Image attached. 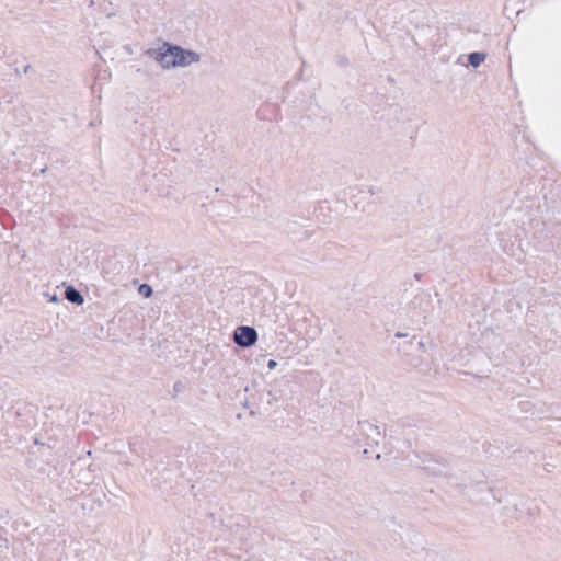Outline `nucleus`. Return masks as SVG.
I'll return each mask as SVG.
<instances>
[{"label":"nucleus","instance_id":"5","mask_svg":"<svg viewBox=\"0 0 561 561\" xmlns=\"http://www.w3.org/2000/svg\"><path fill=\"white\" fill-rule=\"evenodd\" d=\"M174 61L175 67H187L192 64L198 62L201 57L193 50H186L178 45H174Z\"/></svg>","mask_w":561,"mask_h":561},{"label":"nucleus","instance_id":"15","mask_svg":"<svg viewBox=\"0 0 561 561\" xmlns=\"http://www.w3.org/2000/svg\"><path fill=\"white\" fill-rule=\"evenodd\" d=\"M51 300H53V301H57V300H58L57 296H56V295H54V296L51 297Z\"/></svg>","mask_w":561,"mask_h":561},{"label":"nucleus","instance_id":"17","mask_svg":"<svg viewBox=\"0 0 561 561\" xmlns=\"http://www.w3.org/2000/svg\"><path fill=\"white\" fill-rule=\"evenodd\" d=\"M396 336L401 337V336H404V335L398 332V333L396 334Z\"/></svg>","mask_w":561,"mask_h":561},{"label":"nucleus","instance_id":"12","mask_svg":"<svg viewBox=\"0 0 561 561\" xmlns=\"http://www.w3.org/2000/svg\"><path fill=\"white\" fill-rule=\"evenodd\" d=\"M182 389H183V383L180 380L174 382V385H173V392H174V394L181 392Z\"/></svg>","mask_w":561,"mask_h":561},{"label":"nucleus","instance_id":"6","mask_svg":"<svg viewBox=\"0 0 561 561\" xmlns=\"http://www.w3.org/2000/svg\"><path fill=\"white\" fill-rule=\"evenodd\" d=\"M358 428L360 434L365 435L373 444H379L382 434L377 425H374L368 421H358Z\"/></svg>","mask_w":561,"mask_h":561},{"label":"nucleus","instance_id":"4","mask_svg":"<svg viewBox=\"0 0 561 561\" xmlns=\"http://www.w3.org/2000/svg\"><path fill=\"white\" fill-rule=\"evenodd\" d=\"M284 232L290 238L294 244L308 240L313 231L301 227L297 221L288 220L284 225Z\"/></svg>","mask_w":561,"mask_h":561},{"label":"nucleus","instance_id":"7","mask_svg":"<svg viewBox=\"0 0 561 561\" xmlns=\"http://www.w3.org/2000/svg\"><path fill=\"white\" fill-rule=\"evenodd\" d=\"M410 305L414 310H419V316H422L425 319L431 305L430 295L425 293L417 294L413 297Z\"/></svg>","mask_w":561,"mask_h":561},{"label":"nucleus","instance_id":"2","mask_svg":"<svg viewBox=\"0 0 561 561\" xmlns=\"http://www.w3.org/2000/svg\"><path fill=\"white\" fill-rule=\"evenodd\" d=\"M419 458L423 463V470L435 477L444 474L449 465L448 459L440 454L422 453Z\"/></svg>","mask_w":561,"mask_h":561},{"label":"nucleus","instance_id":"13","mask_svg":"<svg viewBox=\"0 0 561 561\" xmlns=\"http://www.w3.org/2000/svg\"><path fill=\"white\" fill-rule=\"evenodd\" d=\"M276 366H277V362H276L275 359H270V360L267 362V368H268V369H271V370H272V369H275V368H276Z\"/></svg>","mask_w":561,"mask_h":561},{"label":"nucleus","instance_id":"16","mask_svg":"<svg viewBox=\"0 0 561 561\" xmlns=\"http://www.w3.org/2000/svg\"><path fill=\"white\" fill-rule=\"evenodd\" d=\"M243 407H244V408H248V407H249L248 400H245V401H244Z\"/></svg>","mask_w":561,"mask_h":561},{"label":"nucleus","instance_id":"14","mask_svg":"<svg viewBox=\"0 0 561 561\" xmlns=\"http://www.w3.org/2000/svg\"><path fill=\"white\" fill-rule=\"evenodd\" d=\"M363 455H364L365 457H368V455H369V450H368L367 448H365V449L363 450Z\"/></svg>","mask_w":561,"mask_h":561},{"label":"nucleus","instance_id":"9","mask_svg":"<svg viewBox=\"0 0 561 561\" xmlns=\"http://www.w3.org/2000/svg\"><path fill=\"white\" fill-rule=\"evenodd\" d=\"M485 57L486 55L484 53H471L468 56V60L472 67L477 68L485 60Z\"/></svg>","mask_w":561,"mask_h":561},{"label":"nucleus","instance_id":"8","mask_svg":"<svg viewBox=\"0 0 561 561\" xmlns=\"http://www.w3.org/2000/svg\"><path fill=\"white\" fill-rule=\"evenodd\" d=\"M65 298L76 306H81L84 302L83 295L73 285L65 288Z\"/></svg>","mask_w":561,"mask_h":561},{"label":"nucleus","instance_id":"18","mask_svg":"<svg viewBox=\"0 0 561 561\" xmlns=\"http://www.w3.org/2000/svg\"><path fill=\"white\" fill-rule=\"evenodd\" d=\"M380 458H381V455H380V454H377V455H376V459H378V460H379Z\"/></svg>","mask_w":561,"mask_h":561},{"label":"nucleus","instance_id":"11","mask_svg":"<svg viewBox=\"0 0 561 561\" xmlns=\"http://www.w3.org/2000/svg\"><path fill=\"white\" fill-rule=\"evenodd\" d=\"M411 346H416L417 350L424 348V343L421 340H416L415 336L412 337V340L409 342Z\"/></svg>","mask_w":561,"mask_h":561},{"label":"nucleus","instance_id":"10","mask_svg":"<svg viewBox=\"0 0 561 561\" xmlns=\"http://www.w3.org/2000/svg\"><path fill=\"white\" fill-rule=\"evenodd\" d=\"M138 293L139 295H141L144 298H150L152 297L153 295V288L151 285L147 284V283H144V284H140L139 287H138Z\"/></svg>","mask_w":561,"mask_h":561},{"label":"nucleus","instance_id":"3","mask_svg":"<svg viewBox=\"0 0 561 561\" xmlns=\"http://www.w3.org/2000/svg\"><path fill=\"white\" fill-rule=\"evenodd\" d=\"M259 335L253 327L240 325L233 332V341L241 347H251L257 342Z\"/></svg>","mask_w":561,"mask_h":561},{"label":"nucleus","instance_id":"1","mask_svg":"<svg viewBox=\"0 0 561 561\" xmlns=\"http://www.w3.org/2000/svg\"><path fill=\"white\" fill-rule=\"evenodd\" d=\"M146 56L157 61L163 69L175 68L174 45L162 42L158 47L149 48Z\"/></svg>","mask_w":561,"mask_h":561}]
</instances>
